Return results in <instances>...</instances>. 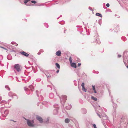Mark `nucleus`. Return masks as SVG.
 I'll use <instances>...</instances> for the list:
<instances>
[{"instance_id": "f257e3e1", "label": "nucleus", "mask_w": 128, "mask_h": 128, "mask_svg": "<svg viewBox=\"0 0 128 128\" xmlns=\"http://www.w3.org/2000/svg\"><path fill=\"white\" fill-rule=\"evenodd\" d=\"M0 112L2 114L3 116L6 117L8 115L9 113V111L8 110H4V107H2L0 109Z\"/></svg>"}, {"instance_id": "7ed1b4c3", "label": "nucleus", "mask_w": 128, "mask_h": 128, "mask_svg": "<svg viewBox=\"0 0 128 128\" xmlns=\"http://www.w3.org/2000/svg\"><path fill=\"white\" fill-rule=\"evenodd\" d=\"M67 97V96H62L60 98V102L62 104H63L66 100Z\"/></svg>"}, {"instance_id": "ddd939ff", "label": "nucleus", "mask_w": 128, "mask_h": 128, "mask_svg": "<svg viewBox=\"0 0 128 128\" xmlns=\"http://www.w3.org/2000/svg\"><path fill=\"white\" fill-rule=\"evenodd\" d=\"M71 66L72 67L76 68V66L75 63H73L71 64Z\"/></svg>"}, {"instance_id": "c03bdc74", "label": "nucleus", "mask_w": 128, "mask_h": 128, "mask_svg": "<svg viewBox=\"0 0 128 128\" xmlns=\"http://www.w3.org/2000/svg\"><path fill=\"white\" fill-rule=\"evenodd\" d=\"M59 70H57V71H56V73H58L59 72Z\"/></svg>"}, {"instance_id": "9d476101", "label": "nucleus", "mask_w": 128, "mask_h": 128, "mask_svg": "<svg viewBox=\"0 0 128 128\" xmlns=\"http://www.w3.org/2000/svg\"><path fill=\"white\" fill-rule=\"evenodd\" d=\"M61 53L60 50H59L56 52V56H61Z\"/></svg>"}, {"instance_id": "a878e982", "label": "nucleus", "mask_w": 128, "mask_h": 128, "mask_svg": "<svg viewBox=\"0 0 128 128\" xmlns=\"http://www.w3.org/2000/svg\"><path fill=\"white\" fill-rule=\"evenodd\" d=\"M84 82H82V84L81 86L82 87V88H84Z\"/></svg>"}, {"instance_id": "b1692460", "label": "nucleus", "mask_w": 128, "mask_h": 128, "mask_svg": "<svg viewBox=\"0 0 128 128\" xmlns=\"http://www.w3.org/2000/svg\"><path fill=\"white\" fill-rule=\"evenodd\" d=\"M11 44H14L15 45V46H17V45H18V44H16L14 42H11Z\"/></svg>"}, {"instance_id": "6ab92c4d", "label": "nucleus", "mask_w": 128, "mask_h": 128, "mask_svg": "<svg viewBox=\"0 0 128 128\" xmlns=\"http://www.w3.org/2000/svg\"><path fill=\"white\" fill-rule=\"evenodd\" d=\"M96 16H99L101 18H102V15L100 14L99 13H97L96 14Z\"/></svg>"}, {"instance_id": "79ce46f5", "label": "nucleus", "mask_w": 128, "mask_h": 128, "mask_svg": "<svg viewBox=\"0 0 128 128\" xmlns=\"http://www.w3.org/2000/svg\"><path fill=\"white\" fill-rule=\"evenodd\" d=\"M81 64L80 63H78V66H80Z\"/></svg>"}, {"instance_id": "864d4df0", "label": "nucleus", "mask_w": 128, "mask_h": 128, "mask_svg": "<svg viewBox=\"0 0 128 128\" xmlns=\"http://www.w3.org/2000/svg\"><path fill=\"white\" fill-rule=\"evenodd\" d=\"M55 65H56V63H55Z\"/></svg>"}, {"instance_id": "423d86ee", "label": "nucleus", "mask_w": 128, "mask_h": 128, "mask_svg": "<svg viewBox=\"0 0 128 128\" xmlns=\"http://www.w3.org/2000/svg\"><path fill=\"white\" fill-rule=\"evenodd\" d=\"M123 121V119L122 118V119L121 122ZM124 123H122V122H121L120 123V127L119 126H118V128H126V127L124 125H123V127L122 126V125H123V124H124Z\"/></svg>"}, {"instance_id": "412c9836", "label": "nucleus", "mask_w": 128, "mask_h": 128, "mask_svg": "<svg viewBox=\"0 0 128 128\" xmlns=\"http://www.w3.org/2000/svg\"><path fill=\"white\" fill-rule=\"evenodd\" d=\"M5 88L7 90H10V88H9L8 86V85H6L5 86Z\"/></svg>"}, {"instance_id": "f03ea898", "label": "nucleus", "mask_w": 128, "mask_h": 128, "mask_svg": "<svg viewBox=\"0 0 128 128\" xmlns=\"http://www.w3.org/2000/svg\"><path fill=\"white\" fill-rule=\"evenodd\" d=\"M14 70L15 72L17 71V72H21L22 67L20 65L18 64H15L14 66Z\"/></svg>"}, {"instance_id": "1a4fd4ad", "label": "nucleus", "mask_w": 128, "mask_h": 128, "mask_svg": "<svg viewBox=\"0 0 128 128\" xmlns=\"http://www.w3.org/2000/svg\"><path fill=\"white\" fill-rule=\"evenodd\" d=\"M24 90L26 92V93L28 94H29L30 93V89L27 88L26 87L24 88Z\"/></svg>"}, {"instance_id": "4468645a", "label": "nucleus", "mask_w": 128, "mask_h": 128, "mask_svg": "<svg viewBox=\"0 0 128 128\" xmlns=\"http://www.w3.org/2000/svg\"><path fill=\"white\" fill-rule=\"evenodd\" d=\"M66 108L68 110H70L72 108V106L71 105H69L66 107Z\"/></svg>"}, {"instance_id": "393cba45", "label": "nucleus", "mask_w": 128, "mask_h": 128, "mask_svg": "<svg viewBox=\"0 0 128 128\" xmlns=\"http://www.w3.org/2000/svg\"><path fill=\"white\" fill-rule=\"evenodd\" d=\"M56 67H57L59 69L60 68V66L59 64L58 63H56Z\"/></svg>"}, {"instance_id": "cd10ccee", "label": "nucleus", "mask_w": 128, "mask_h": 128, "mask_svg": "<svg viewBox=\"0 0 128 128\" xmlns=\"http://www.w3.org/2000/svg\"><path fill=\"white\" fill-rule=\"evenodd\" d=\"M44 25L46 26V27L47 28H48V25L47 23H45L44 24Z\"/></svg>"}, {"instance_id": "6e6552de", "label": "nucleus", "mask_w": 128, "mask_h": 128, "mask_svg": "<svg viewBox=\"0 0 128 128\" xmlns=\"http://www.w3.org/2000/svg\"><path fill=\"white\" fill-rule=\"evenodd\" d=\"M97 114L98 116H99V117L100 118H102L103 120H106L108 118L107 117V116L106 115H104V116H101L99 114Z\"/></svg>"}, {"instance_id": "c756f323", "label": "nucleus", "mask_w": 128, "mask_h": 128, "mask_svg": "<svg viewBox=\"0 0 128 128\" xmlns=\"http://www.w3.org/2000/svg\"><path fill=\"white\" fill-rule=\"evenodd\" d=\"M93 127L94 128H97L96 125L95 124H94L93 125Z\"/></svg>"}, {"instance_id": "bb28decb", "label": "nucleus", "mask_w": 128, "mask_h": 128, "mask_svg": "<svg viewBox=\"0 0 128 128\" xmlns=\"http://www.w3.org/2000/svg\"><path fill=\"white\" fill-rule=\"evenodd\" d=\"M69 61H70V63H71L72 62V57L70 56L69 58Z\"/></svg>"}, {"instance_id": "3c124183", "label": "nucleus", "mask_w": 128, "mask_h": 128, "mask_svg": "<svg viewBox=\"0 0 128 128\" xmlns=\"http://www.w3.org/2000/svg\"><path fill=\"white\" fill-rule=\"evenodd\" d=\"M127 68H128V66H126Z\"/></svg>"}, {"instance_id": "37998d69", "label": "nucleus", "mask_w": 128, "mask_h": 128, "mask_svg": "<svg viewBox=\"0 0 128 128\" xmlns=\"http://www.w3.org/2000/svg\"><path fill=\"white\" fill-rule=\"evenodd\" d=\"M38 54V55H40V52H39Z\"/></svg>"}, {"instance_id": "39448f33", "label": "nucleus", "mask_w": 128, "mask_h": 128, "mask_svg": "<svg viewBox=\"0 0 128 128\" xmlns=\"http://www.w3.org/2000/svg\"><path fill=\"white\" fill-rule=\"evenodd\" d=\"M36 118L39 121L40 123H42L43 122V120L42 118L41 117L38 116H36Z\"/></svg>"}, {"instance_id": "49530a36", "label": "nucleus", "mask_w": 128, "mask_h": 128, "mask_svg": "<svg viewBox=\"0 0 128 128\" xmlns=\"http://www.w3.org/2000/svg\"><path fill=\"white\" fill-rule=\"evenodd\" d=\"M2 100V97L1 96H0V100Z\"/></svg>"}, {"instance_id": "20e7f679", "label": "nucleus", "mask_w": 128, "mask_h": 128, "mask_svg": "<svg viewBox=\"0 0 128 128\" xmlns=\"http://www.w3.org/2000/svg\"><path fill=\"white\" fill-rule=\"evenodd\" d=\"M27 120V123L28 126H30L33 127L34 126V120H30L25 119Z\"/></svg>"}, {"instance_id": "603ef678", "label": "nucleus", "mask_w": 128, "mask_h": 128, "mask_svg": "<svg viewBox=\"0 0 128 128\" xmlns=\"http://www.w3.org/2000/svg\"><path fill=\"white\" fill-rule=\"evenodd\" d=\"M114 114H116V112H114Z\"/></svg>"}, {"instance_id": "e433bc0d", "label": "nucleus", "mask_w": 128, "mask_h": 128, "mask_svg": "<svg viewBox=\"0 0 128 128\" xmlns=\"http://www.w3.org/2000/svg\"><path fill=\"white\" fill-rule=\"evenodd\" d=\"M9 48L10 49H11L12 48V47L11 45H10V47H9Z\"/></svg>"}, {"instance_id": "a19ab883", "label": "nucleus", "mask_w": 128, "mask_h": 128, "mask_svg": "<svg viewBox=\"0 0 128 128\" xmlns=\"http://www.w3.org/2000/svg\"><path fill=\"white\" fill-rule=\"evenodd\" d=\"M88 8H89V9H90V10H92V8H90V7H89Z\"/></svg>"}, {"instance_id": "473e14b6", "label": "nucleus", "mask_w": 128, "mask_h": 128, "mask_svg": "<svg viewBox=\"0 0 128 128\" xmlns=\"http://www.w3.org/2000/svg\"><path fill=\"white\" fill-rule=\"evenodd\" d=\"M56 109H55L53 111V113L54 114V115L56 114L55 112H56Z\"/></svg>"}, {"instance_id": "f704fd0d", "label": "nucleus", "mask_w": 128, "mask_h": 128, "mask_svg": "<svg viewBox=\"0 0 128 128\" xmlns=\"http://www.w3.org/2000/svg\"><path fill=\"white\" fill-rule=\"evenodd\" d=\"M106 6L108 8L110 6V4L108 3H107L106 4Z\"/></svg>"}, {"instance_id": "5fc2aeb1", "label": "nucleus", "mask_w": 128, "mask_h": 128, "mask_svg": "<svg viewBox=\"0 0 128 128\" xmlns=\"http://www.w3.org/2000/svg\"><path fill=\"white\" fill-rule=\"evenodd\" d=\"M16 98H18V97H16Z\"/></svg>"}, {"instance_id": "7c9ffc66", "label": "nucleus", "mask_w": 128, "mask_h": 128, "mask_svg": "<svg viewBox=\"0 0 128 128\" xmlns=\"http://www.w3.org/2000/svg\"><path fill=\"white\" fill-rule=\"evenodd\" d=\"M36 93L37 96H39V94H38V93H39L38 92V91L36 90Z\"/></svg>"}, {"instance_id": "9b49d317", "label": "nucleus", "mask_w": 128, "mask_h": 128, "mask_svg": "<svg viewBox=\"0 0 128 128\" xmlns=\"http://www.w3.org/2000/svg\"><path fill=\"white\" fill-rule=\"evenodd\" d=\"M8 95L10 96H14V94H13L11 92H10L8 94Z\"/></svg>"}, {"instance_id": "de8ad7c7", "label": "nucleus", "mask_w": 128, "mask_h": 128, "mask_svg": "<svg viewBox=\"0 0 128 128\" xmlns=\"http://www.w3.org/2000/svg\"><path fill=\"white\" fill-rule=\"evenodd\" d=\"M10 56L8 55V56H7V58L8 59H9L8 58V57H9V56Z\"/></svg>"}, {"instance_id": "c9c22d12", "label": "nucleus", "mask_w": 128, "mask_h": 128, "mask_svg": "<svg viewBox=\"0 0 128 128\" xmlns=\"http://www.w3.org/2000/svg\"><path fill=\"white\" fill-rule=\"evenodd\" d=\"M0 47L1 48H2L5 50H6V48H4L3 47H2V46H0Z\"/></svg>"}, {"instance_id": "2eb2a0df", "label": "nucleus", "mask_w": 128, "mask_h": 128, "mask_svg": "<svg viewBox=\"0 0 128 128\" xmlns=\"http://www.w3.org/2000/svg\"><path fill=\"white\" fill-rule=\"evenodd\" d=\"M29 88L30 89V90L32 91H33L34 90V87L32 85H30L29 86Z\"/></svg>"}, {"instance_id": "4be33fe9", "label": "nucleus", "mask_w": 128, "mask_h": 128, "mask_svg": "<svg viewBox=\"0 0 128 128\" xmlns=\"http://www.w3.org/2000/svg\"><path fill=\"white\" fill-rule=\"evenodd\" d=\"M113 107L115 108L117 107V105L116 104L113 103Z\"/></svg>"}, {"instance_id": "4c0bfd02", "label": "nucleus", "mask_w": 128, "mask_h": 128, "mask_svg": "<svg viewBox=\"0 0 128 128\" xmlns=\"http://www.w3.org/2000/svg\"><path fill=\"white\" fill-rule=\"evenodd\" d=\"M40 97L41 98V99H40V100H42L43 98L42 96H40Z\"/></svg>"}, {"instance_id": "58836bf2", "label": "nucleus", "mask_w": 128, "mask_h": 128, "mask_svg": "<svg viewBox=\"0 0 128 128\" xmlns=\"http://www.w3.org/2000/svg\"><path fill=\"white\" fill-rule=\"evenodd\" d=\"M40 52H43V51L42 50H40Z\"/></svg>"}, {"instance_id": "f8f14e48", "label": "nucleus", "mask_w": 128, "mask_h": 128, "mask_svg": "<svg viewBox=\"0 0 128 128\" xmlns=\"http://www.w3.org/2000/svg\"><path fill=\"white\" fill-rule=\"evenodd\" d=\"M54 95L52 93H50L49 94V97L50 98H52L54 97Z\"/></svg>"}, {"instance_id": "72a5a7b5", "label": "nucleus", "mask_w": 128, "mask_h": 128, "mask_svg": "<svg viewBox=\"0 0 128 128\" xmlns=\"http://www.w3.org/2000/svg\"><path fill=\"white\" fill-rule=\"evenodd\" d=\"M31 2L34 4H35L36 3V2L35 1H32Z\"/></svg>"}, {"instance_id": "aec40b11", "label": "nucleus", "mask_w": 128, "mask_h": 128, "mask_svg": "<svg viewBox=\"0 0 128 128\" xmlns=\"http://www.w3.org/2000/svg\"><path fill=\"white\" fill-rule=\"evenodd\" d=\"M91 99L95 101H96L97 100V98L95 97H94L93 96H92L91 97Z\"/></svg>"}, {"instance_id": "c85d7f7f", "label": "nucleus", "mask_w": 128, "mask_h": 128, "mask_svg": "<svg viewBox=\"0 0 128 128\" xmlns=\"http://www.w3.org/2000/svg\"><path fill=\"white\" fill-rule=\"evenodd\" d=\"M82 90L85 92L86 91V90L85 88L84 87V88H82Z\"/></svg>"}, {"instance_id": "ea45409f", "label": "nucleus", "mask_w": 128, "mask_h": 128, "mask_svg": "<svg viewBox=\"0 0 128 128\" xmlns=\"http://www.w3.org/2000/svg\"><path fill=\"white\" fill-rule=\"evenodd\" d=\"M121 56H122L121 55H118V57L119 58L120 57H121Z\"/></svg>"}, {"instance_id": "a18cd8bd", "label": "nucleus", "mask_w": 128, "mask_h": 128, "mask_svg": "<svg viewBox=\"0 0 128 128\" xmlns=\"http://www.w3.org/2000/svg\"><path fill=\"white\" fill-rule=\"evenodd\" d=\"M100 41H98V42H97V43L98 44H100Z\"/></svg>"}, {"instance_id": "2f4dec72", "label": "nucleus", "mask_w": 128, "mask_h": 128, "mask_svg": "<svg viewBox=\"0 0 128 128\" xmlns=\"http://www.w3.org/2000/svg\"><path fill=\"white\" fill-rule=\"evenodd\" d=\"M49 118H47V121H46V123H47L49 122Z\"/></svg>"}, {"instance_id": "0eeeda50", "label": "nucleus", "mask_w": 128, "mask_h": 128, "mask_svg": "<svg viewBox=\"0 0 128 128\" xmlns=\"http://www.w3.org/2000/svg\"><path fill=\"white\" fill-rule=\"evenodd\" d=\"M20 53L24 55L26 57H28L29 56V54H28L24 52H21Z\"/></svg>"}, {"instance_id": "f3484780", "label": "nucleus", "mask_w": 128, "mask_h": 128, "mask_svg": "<svg viewBox=\"0 0 128 128\" xmlns=\"http://www.w3.org/2000/svg\"><path fill=\"white\" fill-rule=\"evenodd\" d=\"M92 89L94 90V92L95 93H96V91L95 90V88L94 86L92 85Z\"/></svg>"}, {"instance_id": "5701e85b", "label": "nucleus", "mask_w": 128, "mask_h": 128, "mask_svg": "<svg viewBox=\"0 0 128 128\" xmlns=\"http://www.w3.org/2000/svg\"><path fill=\"white\" fill-rule=\"evenodd\" d=\"M1 103V104H6V102L5 100H2V101Z\"/></svg>"}, {"instance_id": "8fccbe9b", "label": "nucleus", "mask_w": 128, "mask_h": 128, "mask_svg": "<svg viewBox=\"0 0 128 128\" xmlns=\"http://www.w3.org/2000/svg\"><path fill=\"white\" fill-rule=\"evenodd\" d=\"M10 107H11V106H10L9 107H8V108H10Z\"/></svg>"}, {"instance_id": "dca6fc26", "label": "nucleus", "mask_w": 128, "mask_h": 128, "mask_svg": "<svg viewBox=\"0 0 128 128\" xmlns=\"http://www.w3.org/2000/svg\"><path fill=\"white\" fill-rule=\"evenodd\" d=\"M70 121V119L68 118H67L65 120V122L66 123H68Z\"/></svg>"}, {"instance_id": "a211bd4d", "label": "nucleus", "mask_w": 128, "mask_h": 128, "mask_svg": "<svg viewBox=\"0 0 128 128\" xmlns=\"http://www.w3.org/2000/svg\"><path fill=\"white\" fill-rule=\"evenodd\" d=\"M45 74L47 78H49L50 76V74L48 73H45Z\"/></svg>"}, {"instance_id": "09e8293b", "label": "nucleus", "mask_w": 128, "mask_h": 128, "mask_svg": "<svg viewBox=\"0 0 128 128\" xmlns=\"http://www.w3.org/2000/svg\"><path fill=\"white\" fill-rule=\"evenodd\" d=\"M124 64H126V63L125 62H124Z\"/></svg>"}]
</instances>
